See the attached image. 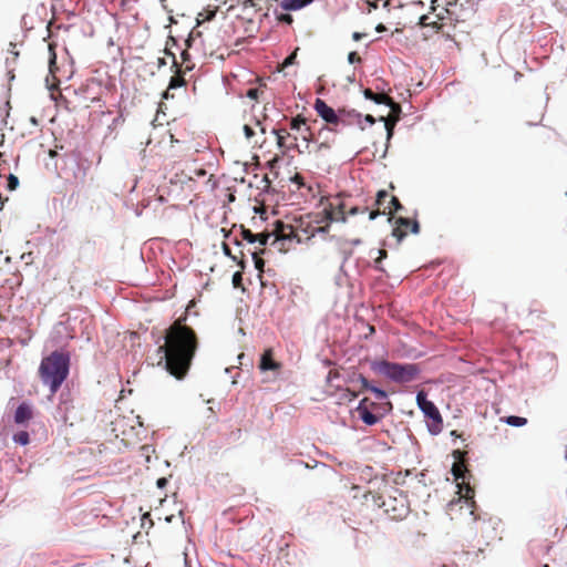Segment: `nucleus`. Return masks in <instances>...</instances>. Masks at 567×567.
<instances>
[{
	"mask_svg": "<svg viewBox=\"0 0 567 567\" xmlns=\"http://www.w3.org/2000/svg\"><path fill=\"white\" fill-rule=\"evenodd\" d=\"M164 344L157 348V365L176 380H183L189 371L198 342L195 331L187 324L175 321L163 337Z\"/></svg>",
	"mask_w": 567,
	"mask_h": 567,
	"instance_id": "obj_1",
	"label": "nucleus"
},
{
	"mask_svg": "<svg viewBox=\"0 0 567 567\" xmlns=\"http://www.w3.org/2000/svg\"><path fill=\"white\" fill-rule=\"evenodd\" d=\"M70 368L71 353L65 349L54 350L41 360L39 375L51 394H55L65 382Z\"/></svg>",
	"mask_w": 567,
	"mask_h": 567,
	"instance_id": "obj_2",
	"label": "nucleus"
},
{
	"mask_svg": "<svg viewBox=\"0 0 567 567\" xmlns=\"http://www.w3.org/2000/svg\"><path fill=\"white\" fill-rule=\"evenodd\" d=\"M370 368L395 383H409L421 373L417 363H396L388 360H374Z\"/></svg>",
	"mask_w": 567,
	"mask_h": 567,
	"instance_id": "obj_3",
	"label": "nucleus"
},
{
	"mask_svg": "<svg viewBox=\"0 0 567 567\" xmlns=\"http://www.w3.org/2000/svg\"><path fill=\"white\" fill-rule=\"evenodd\" d=\"M415 401L425 417L427 432L433 436L439 435L443 430V419L437 406L427 399V393L424 390L416 392Z\"/></svg>",
	"mask_w": 567,
	"mask_h": 567,
	"instance_id": "obj_4",
	"label": "nucleus"
},
{
	"mask_svg": "<svg viewBox=\"0 0 567 567\" xmlns=\"http://www.w3.org/2000/svg\"><path fill=\"white\" fill-rule=\"evenodd\" d=\"M383 406V404L370 402L368 398H363L359 401L358 405L355 406V411L358 412L359 419L363 424L368 426H373L381 421L384 413L378 415L377 413L372 412V410L378 412Z\"/></svg>",
	"mask_w": 567,
	"mask_h": 567,
	"instance_id": "obj_5",
	"label": "nucleus"
},
{
	"mask_svg": "<svg viewBox=\"0 0 567 567\" xmlns=\"http://www.w3.org/2000/svg\"><path fill=\"white\" fill-rule=\"evenodd\" d=\"M313 109L317 112V114L321 117V120L324 121L327 124H333V125L340 124L339 111H336L334 109H332L322 99H320V97L316 99Z\"/></svg>",
	"mask_w": 567,
	"mask_h": 567,
	"instance_id": "obj_6",
	"label": "nucleus"
},
{
	"mask_svg": "<svg viewBox=\"0 0 567 567\" xmlns=\"http://www.w3.org/2000/svg\"><path fill=\"white\" fill-rule=\"evenodd\" d=\"M340 124L343 125H358L361 130H364L362 125V114L354 109H339Z\"/></svg>",
	"mask_w": 567,
	"mask_h": 567,
	"instance_id": "obj_7",
	"label": "nucleus"
},
{
	"mask_svg": "<svg viewBox=\"0 0 567 567\" xmlns=\"http://www.w3.org/2000/svg\"><path fill=\"white\" fill-rule=\"evenodd\" d=\"M32 415L33 412L31 404L28 401H22L18 404L14 411L13 421L17 425H27L32 419Z\"/></svg>",
	"mask_w": 567,
	"mask_h": 567,
	"instance_id": "obj_8",
	"label": "nucleus"
},
{
	"mask_svg": "<svg viewBox=\"0 0 567 567\" xmlns=\"http://www.w3.org/2000/svg\"><path fill=\"white\" fill-rule=\"evenodd\" d=\"M362 94L365 100L372 101L373 103L378 105H385L391 109V111L396 112L400 111V106L395 104L391 99L384 96V95H377L374 94L370 89H364L362 91Z\"/></svg>",
	"mask_w": 567,
	"mask_h": 567,
	"instance_id": "obj_9",
	"label": "nucleus"
},
{
	"mask_svg": "<svg viewBox=\"0 0 567 567\" xmlns=\"http://www.w3.org/2000/svg\"><path fill=\"white\" fill-rule=\"evenodd\" d=\"M241 237L248 244L258 243L260 246H266L268 245L271 235L268 233L254 234L250 229L241 226Z\"/></svg>",
	"mask_w": 567,
	"mask_h": 567,
	"instance_id": "obj_10",
	"label": "nucleus"
},
{
	"mask_svg": "<svg viewBox=\"0 0 567 567\" xmlns=\"http://www.w3.org/2000/svg\"><path fill=\"white\" fill-rule=\"evenodd\" d=\"M344 204L341 202H338L337 204L331 203L329 209H326L327 218L330 221H347V216L343 212Z\"/></svg>",
	"mask_w": 567,
	"mask_h": 567,
	"instance_id": "obj_11",
	"label": "nucleus"
},
{
	"mask_svg": "<svg viewBox=\"0 0 567 567\" xmlns=\"http://www.w3.org/2000/svg\"><path fill=\"white\" fill-rule=\"evenodd\" d=\"M167 54H169L173 58L172 68L175 69V75H173L168 82V90H176V89L185 86L186 81L182 75H179L181 68L177 63L176 56L169 52H167Z\"/></svg>",
	"mask_w": 567,
	"mask_h": 567,
	"instance_id": "obj_12",
	"label": "nucleus"
},
{
	"mask_svg": "<svg viewBox=\"0 0 567 567\" xmlns=\"http://www.w3.org/2000/svg\"><path fill=\"white\" fill-rule=\"evenodd\" d=\"M315 0H281L280 7L285 11H298L311 4Z\"/></svg>",
	"mask_w": 567,
	"mask_h": 567,
	"instance_id": "obj_13",
	"label": "nucleus"
},
{
	"mask_svg": "<svg viewBox=\"0 0 567 567\" xmlns=\"http://www.w3.org/2000/svg\"><path fill=\"white\" fill-rule=\"evenodd\" d=\"M347 382L354 383L358 382L361 384L363 391L371 390L373 383L370 382L363 374L353 372L351 375L348 377Z\"/></svg>",
	"mask_w": 567,
	"mask_h": 567,
	"instance_id": "obj_14",
	"label": "nucleus"
},
{
	"mask_svg": "<svg viewBox=\"0 0 567 567\" xmlns=\"http://www.w3.org/2000/svg\"><path fill=\"white\" fill-rule=\"evenodd\" d=\"M501 421L513 427H523L524 425L527 424V419L518 415H507L501 417Z\"/></svg>",
	"mask_w": 567,
	"mask_h": 567,
	"instance_id": "obj_15",
	"label": "nucleus"
},
{
	"mask_svg": "<svg viewBox=\"0 0 567 567\" xmlns=\"http://www.w3.org/2000/svg\"><path fill=\"white\" fill-rule=\"evenodd\" d=\"M259 369L261 371H274L277 369V364L272 360L271 355L265 352L260 358Z\"/></svg>",
	"mask_w": 567,
	"mask_h": 567,
	"instance_id": "obj_16",
	"label": "nucleus"
},
{
	"mask_svg": "<svg viewBox=\"0 0 567 567\" xmlns=\"http://www.w3.org/2000/svg\"><path fill=\"white\" fill-rule=\"evenodd\" d=\"M12 441L20 446H25L30 443V435L27 431H19L13 434Z\"/></svg>",
	"mask_w": 567,
	"mask_h": 567,
	"instance_id": "obj_17",
	"label": "nucleus"
},
{
	"mask_svg": "<svg viewBox=\"0 0 567 567\" xmlns=\"http://www.w3.org/2000/svg\"><path fill=\"white\" fill-rule=\"evenodd\" d=\"M379 121L384 122V128H385V132H386V144H385V150H384V153H383V157H384L386 152H388L390 140L393 137V134H394V125H395V123L386 122L383 116H381L379 118Z\"/></svg>",
	"mask_w": 567,
	"mask_h": 567,
	"instance_id": "obj_18",
	"label": "nucleus"
},
{
	"mask_svg": "<svg viewBox=\"0 0 567 567\" xmlns=\"http://www.w3.org/2000/svg\"><path fill=\"white\" fill-rule=\"evenodd\" d=\"M451 472H452V475H453L455 481L465 482L466 476H467V471L463 466L454 464L452 466Z\"/></svg>",
	"mask_w": 567,
	"mask_h": 567,
	"instance_id": "obj_19",
	"label": "nucleus"
},
{
	"mask_svg": "<svg viewBox=\"0 0 567 567\" xmlns=\"http://www.w3.org/2000/svg\"><path fill=\"white\" fill-rule=\"evenodd\" d=\"M370 392L374 395V398L379 401L388 400L389 393L386 390L373 384Z\"/></svg>",
	"mask_w": 567,
	"mask_h": 567,
	"instance_id": "obj_20",
	"label": "nucleus"
},
{
	"mask_svg": "<svg viewBox=\"0 0 567 567\" xmlns=\"http://www.w3.org/2000/svg\"><path fill=\"white\" fill-rule=\"evenodd\" d=\"M298 50H299V48H296L289 55H287L284 59V61L281 63L282 68H288L296 63Z\"/></svg>",
	"mask_w": 567,
	"mask_h": 567,
	"instance_id": "obj_21",
	"label": "nucleus"
},
{
	"mask_svg": "<svg viewBox=\"0 0 567 567\" xmlns=\"http://www.w3.org/2000/svg\"><path fill=\"white\" fill-rule=\"evenodd\" d=\"M19 187V178L14 174H9L7 178V189L12 192Z\"/></svg>",
	"mask_w": 567,
	"mask_h": 567,
	"instance_id": "obj_22",
	"label": "nucleus"
},
{
	"mask_svg": "<svg viewBox=\"0 0 567 567\" xmlns=\"http://www.w3.org/2000/svg\"><path fill=\"white\" fill-rule=\"evenodd\" d=\"M305 120L302 117H295L290 122V128L292 131H300L302 126H305Z\"/></svg>",
	"mask_w": 567,
	"mask_h": 567,
	"instance_id": "obj_23",
	"label": "nucleus"
},
{
	"mask_svg": "<svg viewBox=\"0 0 567 567\" xmlns=\"http://www.w3.org/2000/svg\"><path fill=\"white\" fill-rule=\"evenodd\" d=\"M275 13L277 14V20L282 22V23H286V24H291L292 21H293V18L291 14L289 13H277V9L275 10Z\"/></svg>",
	"mask_w": 567,
	"mask_h": 567,
	"instance_id": "obj_24",
	"label": "nucleus"
},
{
	"mask_svg": "<svg viewBox=\"0 0 567 567\" xmlns=\"http://www.w3.org/2000/svg\"><path fill=\"white\" fill-rule=\"evenodd\" d=\"M389 194L385 189H380L375 196V205L380 206L388 198Z\"/></svg>",
	"mask_w": 567,
	"mask_h": 567,
	"instance_id": "obj_25",
	"label": "nucleus"
},
{
	"mask_svg": "<svg viewBox=\"0 0 567 567\" xmlns=\"http://www.w3.org/2000/svg\"><path fill=\"white\" fill-rule=\"evenodd\" d=\"M216 12H217L216 9H209L208 8L203 13H200L199 16L204 17V20H206V21H212V20L215 19Z\"/></svg>",
	"mask_w": 567,
	"mask_h": 567,
	"instance_id": "obj_26",
	"label": "nucleus"
},
{
	"mask_svg": "<svg viewBox=\"0 0 567 567\" xmlns=\"http://www.w3.org/2000/svg\"><path fill=\"white\" fill-rule=\"evenodd\" d=\"M347 60H348L349 64H355V63H360L361 62V58L359 56V54L355 51L349 52L348 56H347Z\"/></svg>",
	"mask_w": 567,
	"mask_h": 567,
	"instance_id": "obj_27",
	"label": "nucleus"
},
{
	"mask_svg": "<svg viewBox=\"0 0 567 567\" xmlns=\"http://www.w3.org/2000/svg\"><path fill=\"white\" fill-rule=\"evenodd\" d=\"M390 205L394 209V212H401L404 209V206L400 203V200L396 197H392L390 199Z\"/></svg>",
	"mask_w": 567,
	"mask_h": 567,
	"instance_id": "obj_28",
	"label": "nucleus"
},
{
	"mask_svg": "<svg viewBox=\"0 0 567 567\" xmlns=\"http://www.w3.org/2000/svg\"><path fill=\"white\" fill-rule=\"evenodd\" d=\"M392 236L396 238L398 243H401L405 238L406 233L396 227L393 228Z\"/></svg>",
	"mask_w": 567,
	"mask_h": 567,
	"instance_id": "obj_29",
	"label": "nucleus"
},
{
	"mask_svg": "<svg viewBox=\"0 0 567 567\" xmlns=\"http://www.w3.org/2000/svg\"><path fill=\"white\" fill-rule=\"evenodd\" d=\"M340 252H341V256H342L341 262H343V264H346L352 257V255H353V250L352 249L341 248Z\"/></svg>",
	"mask_w": 567,
	"mask_h": 567,
	"instance_id": "obj_30",
	"label": "nucleus"
},
{
	"mask_svg": "<svg viewBox=\"0 0 567 567\" xmlns=\"http://www.w3.org/2000/svg\"><path fill=\"white\" fill-rule=\"evenodd\" d=\"M243 132H244L245 137H246L247 140H250V138L255 135V131H254V128H252L250 125H248V124H245V125L243 126Z\"/></svg>",
	"mask_w": 567,
	"mask_h": 567,
	"instance_id": "obj_31",
	"label": "nucleus"
},
{
	"mask_svg": "<svg viewBox=\"0 0 567 567\" xmlns=\"http://www.w3.org/2000/svg\"><path fill=\"white\" fill-rule=\"evenodd\" d=\"M409 227H410L411 234H413V235L420 234V223L416 219H414L413 221H410Z\"/></svg>",
	"mask_w": 567,
	"mask_h": 567,
	"instance_id": "obj_32",
	"label": "nucleus"
},
{
	"mask_svg": "<svg viewBox=\"0 0 567 567\" xmlns=\"http://www.w3.org/2000/svg\"><path fill=\"white\" fill-rule=\"evenodd\" d=\"M280 162V156L276 155L275 157H272L270 161H268L266 163V166L269 168V169H274L278 166Z\"/></svg>",
	"mask_w": 567,
	"mask_h": 567,
	"instance_id": "obj_33",
	"label": "nucleus"
},
{
	"mask_svg": "<svg viewBox=\"0 0 567 567\" xmlns=\"http://www.w3.org/2000/svg\"><path fill=\"white\" fill-rule=\"evenodd\" d=\"M395 224H396L398 228L409 227L410 219L406 218V217H398L396 220H395Z\"/></svg>",
	"mask_w": 567,
	"mask_h": 567,
	"instance_id": "obj_34",
	"label": "nucleus"
},
{
	"mask_svg": "<svg viewBox=\"0 0 567 567\" xmlns=\"http://www.w3.org/2000/svg\"><path fill=\"white\" fill-rule=\"evenodd\" d=\"M289 181L296 184L299 188L303 186L302 177L299 174H295L289 178Z\"/></svg>",
	"mask_w": 567,
	"mask_h": 567,
	"instance_id": "obj_35",
	"label": "nucleus"
},
{
	"mask_svg": "<svg viewBox=\"0 0 567 567\" xmlns=\"http://www.w3.org/2000/svg\"><path fill=\"white\" fill-rule=\"evenodd\" d=\"M375 121L377 118L371 114L362 115V124L365 123L371 126L375 123Z\"/></svg>",
	"mask_w": 567,
	"mask_h": 567,
	"instance_id": "obj_36",
	"label": "nucleus"
},
{
	"mask_svg": "<svg viewBox=\"0 0 567 567\" xmlns=\"http://www.w3.org/2000/svg\"><path fill=\"white\" fill-rule=\"evenodd\" d=\"M358 395H359L358 392H355L353 390H350V389H347L346 393L343 394V398L348 399V401H352L355 398H358Z\"/></svg>",
	"mask_w": 567,
	"mask_h": 567,
	"instance_id": "obj_37",
	"label": "nucleus"
},
{
	"mask_svg": "<svg viewBox=\"0 0 567 567\" xmlns=\"http://www.w3.org/2000/svg\"><path fill=\"white\" fill-rule=\"evenodd\" d=\"M480 1L481 0H454V2H460L461 6L464 3L468 4L471 9H474V7L477 6Z\"/></svg>",
	"mask_w": 567,
	"mask_h": 567,
	"instance_id": "obj_38",
	"label": "nucleus"
},
{
	"mask_svg": "<svg viewBox=\"0 0 567 567\" xmlns=\"http://www.w3.org/2000/svg\"><path fill=\"white\" fill-rule=\"evenodd\" d=\"M251 257L255 262V267L260 269L264 266V260L259 258L256 252H251Z\"/></svg>",
	"mask_w": 567,
	"mask_h": 567,
	"instance_id": "obj_39",
	"label": "nucleus"
},
{
	"mask_svg": "<svg viewBox=\"0 0 567 567\" xmlns=\"http://www.w3.org/2000/svg\"><path fill=\"white\" fill-rule=\"evenodd\" d=\"M167 484H168V478L167 477H159L156 481V486L159 489H164L167 486Z\"/></svg>",
	"mask_w": 567,
	"mask_h": 567,
	"instance_id": "obj_40",
	"label": "nucleus"
},
{
	"mask_svg": "<svg viewBox=\"0 0 567 567\" xmlns=\"http://www.w3.org/2000/svg\"><path fill=\"white\" fill-rule=\"evenodd\" d=\"M368 210L367 207H364L363 209H361L360 207L358 206H353L349 209L348 214L351 215V216H354V215H358L360 213H365Z\"/></svg>",
	"mask_w": 567,
	"mask_h": 567,
	"instance_id": "obj_41",
	"label": "nucleus"
},
{
	"mask_svg": "<svg viewBox=\"0 0 567 567\" xmlns=\"http://www.w3.org/2000/svg\"><path fill=\"white\" fill-rule=\"evenodd\" d=\"M258 94H259L258 89H249L246 93V96L250 100H257Z\"/></svg>",
	"mask_w": 567,
	"mask_h": 567,
	"instance_id": "obj_42",
	"label": "nucleus"
},
{
	"mask_svg": "<svg viewBox=\"0 0 567 567\" xmlns=\"http://www.w3.org/2000/svg\"><path fill=\"white\" fill-rule=\"evenodd\" d=\"M277 146H278V148L282 150V154H285V150H287V145H286V142H285V136H279L277 138Z\"/></svg>",
	"mask_w": 567,
	"mask_h": 567,
	"instance_id": "obj_43",
	"label": "nucleus"
},
{
	"mask_svg": "<svg viewBox=\"0 0 567 567\" xmlns=\"http://www.w3.org/2000/svg\"><path fill=\"white\" fill-rule=\"evenodd\" d=\"M223 252L225 256L231 258L233 260H236V257L231 255V249L227 245H223Z\"/></svg>",
	"mask_w": 567,
	"mask_h": 567,
	"instance_id": "obj_44",
	"label": "nucleus"
},
{
	"mask_svg": "<svg viewBox=\"0 0 567 567\" xmlns=\"http://www.w3.org/2000/svg\"><path fill=\"white\" fill-rule=\"evenodd\" d=\"M243 279V276L240 272L236 271L234 275H233V284L234 286H238V284Z\"/></svg>",
	"mask_w": 567,
	"mask_h": 567,
	"instance_id": "obj_45",
	"label": "nucleus"
},
{
	"mask_svg": "<svg viewBox=\"0 0 567 567\" xmlns=\"http://www.w3.org/2000/svg\"><path fill=\"white\" fill-rule=\"evenodd\" d=\"M290 150H297L300 154H302L305 152V150L300 148V145L297 143L287 145V151H290Z\"/></svg>",
	"mask_w": 567,
	"mask_h": 567,
	"instance_id": "obj_46",
	"label": "nucleus"
},
{
	"mask_svg": "<svg viewBox=\"0 0 567 567\" xmlns=\"http://www.w3.org/2000/svg\"><path fill=\"white\" fill-rule=\"evenodd\" d=\"M373 266H374L375 270H378V271H382V272L384 271V268H383V266H382V260H381V259H378V258H377V259L374 260V265H373Z\"/></svg>",
	"mask_w": 567,
	"mask_h": 567,
	"instance_id": "obj_47",
	"label": "nucleus"
},
{
	"mask_svg": "<svg viewBox=\"0 0 567 567\" xmlns=\"http://www.w3.org/2000/svg\"><path fill=\"white\" fill-rule=\"evenodd\" d=\"M364 37H365V33H361V32H358V31H355V32H353V33H352V39H353L354 41H360V40H361V39H363Z\"/></svg>",
	"mask_w": 567,
	"mask_h": 567,
	"instance_id": "obj_48",
	"label": "nucleus"
},
{
	"mask_svg": "<svg viewBox=\"0 0 567 567\" xmlns=\"http://www.w3.org/2000/svg\"><path fill=\"white\" fill-rule=\"evenodd\" d=\"M156 63H157V68L162 69L167 64V61L165 58H158Z\"/></svg>",
	"mask_w": 567,
	"mask_h": 567,
	"instance_id": "obj_49",
	"label": "nucleus"
},
{
	"mask_svg": "<svg viewBox=\"0 0 567 567\" xmlns=\"http://www.w3.org/2000/svg\"><path fill=\"white\" fill-rule=\"evenodd\" d=\"M380 215V212L372 210L369 213V220H375Z\"/></svg>",
	"mask_w": 567,
	"mask_h": 567,
	"instance_id": "obj_50",
	"label": "nucleus"
},
{
	"mask_svg": "<svg viewBox=\"0 0 567 567\" xmlns=\"http://www.w3.org/2000/svg\"><path fill=\"white\" fill-rule=\"evenodd\" d=\"M386 30H388V28H386L383 23H379V24H377V27H375V31H377L378 33L385 32Z\"/></svg>",
	"mask_w": 567,
	"mask_h": 567,
	"instance_id": "obj_51",
	"label": "nucleus"
},
{
	"mask_svg": "<svg viewBox=\"0 0 567 567\" xmlns=\"http://www.w3.org/2000/svg\"><path fill=\"white\" fill-rule=\"evenodd\" d=\"M377 252H378V255H379V258H378V259H381V260H382V259H384V258H386V256H388L386 251H385V250H383V249H378V250H377Z\"/></svg>",
	"mask_w": 567,
	"mask_h": 567,
	"instance_id": "obj_52",
	"label": "nucleus"
},
{
	"mask_svg": "<svg viewBox=\"0 0 567 567\" xmlns=\"http://www.w3.org/2000/svg\"><path fill=\"white\" fill-rule=\"evenodd\" d=\"M352 246H359L362 244V240L360 238H354L348 241Z\"/></svg>",
	"mask_w": 567,
	"mask_h": 567,
	"instance_id": "obj_53",
	"label": "nucleus"
},
{
	"mask_svg": "<svg viewBox=\"0 0 567 567\" xmlns=\"http://www.w3.org/2000/svg\"><path fill=\"white\" fill-rule=\"evenodd\" d=\"M169 91H171V90H168V89H167L166 91H164V92H163L162 97H163L164 100H168L169 97H172V95H171Z\"/></svg>",
	"mask_w": 567,
	"mask_h": 567,
	"instance_id": "obj_54",
	"label": "nucleus"
},
{
	"mask_svg": "<svg viewBox=\"0 0 567 567\" xmlns=\"http://www.w3.org/2000/svg\"><path fill=\"white\" fill-rule=\"evenodd\" d=\"M271 134H272V135H275L277 138H278L279 136H282V135H281V131H280V130H278V128H272V130H271Z\"/></svg>",
	"mask_w": 567,
	"mask_h": 567,
	"instance_id": "obj_55",
	"label": "nucleus"
},
{
	"mask_svg": "<svg viewBox=\"0 0 567 567\" xmlns=\"http://www.w3.org/2000/svg\"><path fill=\"white\" fill-rule=\"evenodd\" d=\"M55 63V55L50 59V72L53 73V65Z\"/></svg>",
	"mask_w": 567,
	"mask_h": 567,
	"instance_id": "obj_56",
	"label": "nucleus"
},
{
	"mask_svg": "<svg viewBox=\"0 0 567 567\" xmlns=\"http://www.w3.org/2000/svg\"><path fill=\"white\" fill-rule=\"evenodd\" d=\"M256 125L260 127V132H261L262 134H265V133H266V130H265V127H264V126H261V123H260V121H259V120H256Z\"/></svg>",
	"mask_w": 567,
	"mask_h": 567,
	"instance_id": "obj_57",
	"label": "nucleus"
},
{
	"mask_svg": "<svg viewBox=\"0 0 567 567\" xmlns=\"http://www.w3.org/2000/svg\"><path fill=\"white\" fill-rule=\"evenodd\" d=\"M344 265L343 262H341L340 267H339V272L342 274V275H346V271H344Z\"/></svg>",
	"mask_w": 567,
	"mask_h": 567,
	"instance_id": "obj_58",
	"label": "nucleus"
},
{
	"mask_svg": "<svg viewBox=\"0 0 567 567\" xmlns=\"http://www.w3.org/2000/svg\"><path fill=\"white\" fill-rule=\"evenodd\" d=\"M383 8L388 9V10L390 9V0H384Z\"/></svg>",
	"mask_w": 567,
	"mask_h": 567,
	"instance_id": "obj_59",
	"label": "nucleus"
},
{
	"mask_svg": "<svg viewBox=\"0 0 567 567\" xmlns=\"http://www.w3.org/2000/svg\"><path fill=\"white\" fill-rule=\"evenodd\" d=\"M302 140L306 143L305 147L308 148L309 147V140H308V137L303 136Z\"/></svg>",
	"mask_w": 567,
	"mask_h": 567,
	"instance_id": "obj_60",
	"label": "nucleus"
},
{
	"mask_svg": "<svg viewBox=\"0 0 567 567\" xmlns=\"http://www.w3.org/2000/svg\"><path fill=\"white\" fill-rule=\"evenodd\" d=\"M189 54L187 52H182L183 60H187Z\"/></svg>",
	"mask_w": 567,
	"mask_h": 567,
	"instance_id": "obj_61",
	"label": "nucleus"
},
{
	"mask_svg": "<svg viewBox=\"0 0 567 567\" xmlns=\"http://www.w3.org/2000/svg\"><path fill=\"white\" fill-rule=\"evenodd\" d=\"M173 518H174V516H173V515H169V516H167V517L165 518V520H166L167 523H172Z\"/></svg>",
	"mask_w": 567,
	"mask_h": 567,
	"instance_id": "obj_62",
	"label": "nucleus"
},
{
	"mask_svg": "<svg viewBox=\"0 0 567 567\" xmlns=\"http://www.w3.org/2000/svg\"><path fill=\"white\" fill-rule=\"evenodd\" d=\"M218 6L226 4L228 0H216Z\"/></svg>",
	"mask_w": 567,
	"mask_h": 567,
	"instance_id": "obj_63",
	"label": "nucleus"
},
{
	"mask_svg": "<svg viewBox=\"0 0 567 567\" xmlns=\"http://www.w3.org/2000/svg\"><path fill=\"white\" fill-rule=\"evenodd\" d=\"M347 80H348V82L353 83L354 82V75L348 76Z\"/></svg>",
	"mask_w": 567,
	"mask_h": 567,
	"instance_id": "obj_64",
	"label": "nucleus"
}]
</instances>
